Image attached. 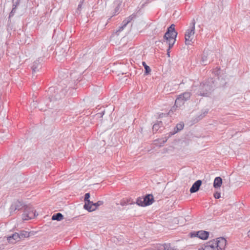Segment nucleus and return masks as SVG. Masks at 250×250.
Here are the masks:
<instances>
[{
  "instance_id": "23",
  "label": "nucleus",
  "mask_w": 250,
  "mask_h": 250,
  "mask_svg": "<svg viewBox=\"0 0 250 250\" xmlns=\"http://www.w3.org/2000/svg\"><path fill=\"white\" fill-rule=\"evenodd\" d=\"M142 64L145 69L146 73H149V72L151 71V69L150 68V67L148 65H147L146 62H142Z\"/></svg>"
},
{
  "instance_id": "32",
  "label": "nucleus",
  "mask_w": 250,
  "mask_h": 250,
  "mask_svg": "<svg viewBox=\"0 0 250 250\" xmlns=\"http://www.w3.org/2000/svg\"><path fill=\"white\" fill-rule=\"evenodd\" d=\"M124 28L122 26H120L118 30H117V32H121L122 31Z\"/></svg>"
},
{
  "instance_id": "15",
  "label": "nucleus",
  "mask_w": 250,
  "mask_h": 250,
  "mask_svg": "<svg viewBox=\"0 0 250 250\" xmlns=\"http://www.w3.org/2000/svg\"><path fill=\"white\" fill-rule=\"evenodd\" d=\"M222 184V179L220 177H217L215 178L213 182V187L216 188H220Z\"/></svg>"
},
{
  "instance_id": "8",
  "label": "nucleus",
  "mask_w": 250,
  "mask_h": 250,
  "mask_svg": "<svg viewBox=\"0 0 250 250\" xmlns=\"http://www.w3.org/2000/svg\"><path fill=\"white\" fill-rule=\"evenodd\" d=\"M36 216V211L34 208L30 206H25L24 212L22 214V219L27 220L34 218Z\"/></svg>"
},
{
  "instance_id": "3",
  "label": "nucleus",
  "mask_w": 250,
  "mask_h": 250,
  "mask_svg": "<svg viewBox=\"0 0 250 250\" xmlns=\"http://www.w3.org/2000/svg\"><path fill=\"white\" fill-rule=\"evenodd\" d=\"M193 90L198 96H208L212 90V87L208 83H201L199 86L193 87Z\"/></svg>"
},
{
  "instance_id": "2",
  "label": "nucleus",
  "mask_w": 250,
  "mask_h": 250,
  "mask_svg": "<svg viewBox=\"0 0 250 250\" xmlns=\"http://www.w3.org/2000/svg\"><path fill=\"white\" fill-rule=\"evenodd\" d=\"M177 36V32L175 30V25L172 24L167 28L164 36V40L168 44V48L167 49L168 57H170V49L175 43Z\"/></svg>"
},
{
  "instance_id": "25",
  "label": "nucleus",
  "mask_w": 250,
  "mask_h": 250,
  "mask_svg": "<svg viewBox=\"0 0 250 250\" xmlns=\"http://www.w3.org/2000/svg\"><path fill=\"white\" fill-rule=\"evenodd\" d=\"M135 15H131L129 16V17H128L127 18H126L125 19V20L126 21L127 23H129L135 18Z\"/></svg>"
},
{
  "instance_id": "34",
  "label": "nucleus",
  "mask_w": 250,
  "mask_h": 250,
  "mask_svg": "<svg viewBox=\"0 0 250 250\" xmlns=\"http://www.w3.org/2000/svg\"><path fill=\"white\" fill-rule=\"evenodd\" d=\"M166 141H167V140H165V141L164 140V141H163V144H164Z\"/></svg>"
},
{
  "instance_id": "6",
  "label": "nucleus",
  "mask_w": 250,
  "mask_h": 250,
  "mask_svg": "<svg viewBox=\"0 0 250 250\" xmlns=\"http://www.w3.org/2000/svg\"><path fill=\"white\" fill-rule=\"evenodd\" d=\"M195 20L193 19L190 23L189 28L188 29L185 33V43L186 44H190V42L193 39V36L195 34Z\"/></svg>"
},
{
  "instance_id": "30",
  "label": "nucleus",
  "mask_w": 250,
  "mask_h": 250,
  "mask_svg": "<svg viewBox=\"0 0 250 250\" xmlns=\"http://www.w3.org/2000/svg\"><path fill=\"white\" fill-rule=\"evenodd\" d=\"M43 104V102L42 101L40 102V105H39V108H40V109L41 110H44V111H45L46 109V108H43L42 107V104Z\"/></svg>"
},
{
  "instance_id": "9",
  "label": "nucleus",
  "mask_w": 250,
  "mask_h": 250,
  "mask_svg": "<svg viewBox=\"0 0 250 250\" xmlns=\"http://www.w3.org/2000/svg\"><path fill=\"white\" fill-rule=\"evenodd\" d=\"M25 207V205L21 201L18 200L14 201L10 208V212L11 214H12L16 210H20L23 208H24Z\"/></svg>"
},
{
  "instance_id": "20",
  "label": "nucleus",
  "mask_w": 250,
  "mask_h": 250,
  "mask_svg": "<svg viewBox=\"0 0 250 250\" xmlns=\"http://www.w3.org/2000/svg\"><path fill=\"white\" fill-rule=\"evenodd\" d=\"M90 198V194L89 193H86L84 195V201H85V207L86 208L87 207V205H88L89 201H90L89 200V198Z\"/></svg>"
},
{
  "instance_id": "27",
  "label": "nucleus",
  "mask_w": 250,
  "mask_h": 250,
  "mask_svg": "<svg viewBox=\"0 0 250 250\" xmlns=\"http://www.w3.org/2000/svg\"><path fill=\"white\" fill-rule=\"evenodd\" d=\"M220 69L219 68H216L213 71L215 75H218L220 73Z\"/></svg>"
},
{
  "instance_id": "22",
  "label": "nucleus",
  "mask_w": 250,
  "mask_h": 250,
  "mask_svg": "<svg viewBox=\"0 0 250 250\" xmlns=\"http://www.w3.org/2000/svg\"><path fill=\"white\" fill-rule=\"evenodd\" d=\"M184 126V124L183 123H180L179 124H178L175 127L177 130L174 133H176L179 131L181 130L183 128Z\"/></svg>"
},
{
  "instance_id": "21",
  "label": "nucleus",
  "mask_w": 250,
  "mask_h": 250,
  "mask_svg": "<svg viewBox=\"0 0 250 250\" xmlns=\"http://www.w3.org/2000/svg\"><path fill=\"white\" fill-rule=\"evenodd\" d=\"M103 203L104 202L102 201H99L95 203H93V204H92V205L93 206L92 207H93L94 210H96L98 207L102 205Z\"/></svg>"
},
{
  "instance_id": "11",
  "label": "nucleus",
  "mask_w": 250,
  "mask_h": 250,
  "mask_svg": "<svg viewBox=\"0 0 250 250\" xmlns=\"http://www.w3.org/2000/svg\"><path fill=\"white\" fill-rule=\"evenodd\" d=\"M147 250H173V249L171 248L169 244H164L158 245L155 249H150Z\"/></svg>"
},
{
  "instance_id": "5",
  "label": "nucleus",
  "mask_w": 250,
  "mask_h": 250,
  "mask_svg": "<svg viewBox=\"0 0 250 250\" xmlns=\"http://www.w3.org/2000/svg\"><path fill=\"white\" fill-rule=\"evenodd\" d=\"M48 93L49 96L47 101L49 102L59 100L65 96V92L63 90L59 91L58 88L55 89V87H53L49 88Z\"/></svg>"
},
{
  "instance_id": "14",
  "label": "nucleus",
  "mask_w": 250,
  "mask_h": 250,
  "mask_svg": "<svg viewBox=\"0 0 250 250\" xmlns=\"http://www.w3.org/2000/svg\"><path fill=\"white\" fill-rule=\"evenodd\" d=\"M20 239V236L19 235V233H15L12 235L7 238V240L8 241V242L11 243H14V242L12 240H15L16 241H18Z\"/></svg>"
},
{
  "instance_id": "19",
  "label": "nucleus",
  "mask_w": 250,
  "mask_h": 250,
  "mask_svg": "<svg viewBox=\"0 0 250 250\" xmlns=\"http://www.w3.org/2000/svg\"><path fill=\"white\" fill-rule=\"evenodd\" d=\"M88 205H87V207H85V205L83 206V208L86 210H88L89 212H91L92 211H94L93 207L92 204H93V202L89 201Z\"/></svg>"
},
{
  "instance_id": "13",
  "label": "nucleus",
  "mask_w": 250,
  "mask_h": 250,
  "mask_svg": "<svg viewBox=\"0 0 250 250\" xmlns=\"http://www.w3.org/2000/svg\"><path fill=\"white\" fill-rule=\"evenodd\" d=\"M42 65L40 61V59H38L33 62L31 67L33 73H35L39 71Z\"/></svg>"
},
{
  "instance_id": "24",
  "label": "nucleus",
  "mask_w": 250,
  "mask_h": 250,
  "mask_svg": "<svg viewBox=\"0 0 250 250\" xmlns=\"http://www.w3.org/2000/svg\"><path fill=\"white\" fill-rule=\"evenodd\" d=\"M160 125H162V122H160V123H158V124H154V125H153V128H152L153 130V131H157V130L159 129V128H160Z\"/></svg>"
},
{
  "instance_id": "1",
  "label": "nucleus",
  "mask_w": 250,
  "mask_h": 250,
  "mask_svg": "<svg viewBox=\"0 0 250 250\" xmlns=\"http://www.w3.org/2000/svg\"><path fill=\"white\" fill-rule=\"evenodd\" d=\"M227 240L224 237H219L207 242L198 250H225Z\"/></svg>"
},
{
  "instance_id": "12",
  "label": "nucleus",
  "mask_w": 250,
  "mask_h": 250,
  "mask_svg": "<svg viewBox=\"0 0 250 250\" xmlns=\"http://www.w3.org/2000/svg\"><path fill=\"white\" fill-rule=\"evenodd\" d=\"M202 184V181L198 180L196 181L192 186L190 188V192L191 193H195L198 191L200 188V187Z\"/></svg>"
},
{
  "instance_id": "26",
  "label": "nucleus",
  "mask_w": 250,
  "mask_h": 250,
  "mask_svg": "<svg viewBox=\"0 0 250 250\" xmlns=\"http://www.w3.org/2000/svg\"><path fill=\"white\" fill-rule=\"evenodd\" d=\"M213 195L215 199H219L221 197V193L219 192H216Z\"/></svg>"
},
{
  "instance_id": "4",
  "label": "nucleus",
  "mask_w": 250,
  "mask_h": 250,
  "mask_svg": "<svg viewBox=\"0 0 250 250\" xmlns=\"http://www.w3.org/2000/svg\"><path fill=\"white\" fill-rule=\"evenodd\" d=\"M191 96V93L188 92H186L179 95L176 98L174 106L172 108L171 111L172 112L175 110V108L180 107L183 105L186 101L188 100Z\"/></svg>"
},
{
  "instance_id": "7",
  "label": "nucleus",
  "mask_w": 250,
  "mask_h": 250,
  "mask_svg": "<svg viewBox=\"0 0 250 250\" xmlns=\"http://www.w3.org/2000/svg\"><path fill=\"white\" fill-rule=\"evenodd\" d=\"M154 201L153 196L152 194H148L144 197H139L136 200V204L142 207L150 205Z\"/></svg>"
},
{
  "instance_id": "18",
  "label": "nucleus",
  "mask_w": 250,
  "mask_h": 250,
  "mask_svg": "<svg viewBox=\"0 0 250 250\" xmlns=\"http://www.w3.org/2000/svg\"><path fill=\"white\" fill-rule=\"evenodd\" d=\"M208 53H204L203 55H202L201 62H202V63L204 65H207L208 62Z\"/></svg>"
},
{
  "instance_id": "33",
  "label": "nucleus",
  "mask_w": 250,
  "mask_h": 250,
  "mask_svg": "<svg viewBox=\"0 0 250 250\" xmlns=\"http://www.w3.org/2000/svg\"><path fill=\"white\" fill-rule=\"evenodd\" d=\"M248 236L250 238V230L247 233Z\"/></svg>"
},
{
  "instance_id": "29",
  "label": "nucleus",
  "mask_w": 250,
  "mask_h": 250,
  "mask_svg": "<svg viewBox=\"0 0 250 250\" xmlns=\"http://www.w3.org/2000/svg\"><path fill=\"white\" fill-rule=\"evenodd\" d=\"M128 23H127L126 22V21L125 20V19L123 21L122 23V26L125 28L126 26L127 25V24H128Z\"/></svg>"
},
{
  "instance_id": "10",
  "label": "nucleus",
  "mask_w": 250,
  "mask_h": 250,
  "mask_svg": "<svg viewBox=\"0 0 250 250\" xmlns=\"http://www.w3.org/2000/svg\"><path fill=\"white\" fill-rule=\"evenodd\" d=\"M209 236V232L204 230H200L191 233V237H197L202 240H206Z\"/></svg>"
},
{
  "instance_id": "28",
  "label": "nucleus",
  "mask_w": 250,
  "mask_h": 250,
  "mask_svg": "<svg viewBox=\"0 0 250 250\" xmlns=\"http://www.w3.org/2000/svg\"><path fill=\"white\" fill-rule=\"evenodd\" d=\"M128 23H127L126 22V21L125 20V19L123 21L122 23V26L125 28L126 26L127 25V24H128Z\"/></svg>"
},
{
  "instance_id": "17",
  "label": "nucleus",
  "mask_w": 250,
  "mask_h": 250,
  "mask_svg": "<svg viewBox=\"0 0 250 250\" xmlns=\"http://www.w3.org/2000/svg\"><path fill=\"white\" fill-rule=\"evenodd\" d=\"M19 235L20 236V239H22L24 238L28 237L29 236V233L25 230H21L19 233Z\"/></svg>"
},
{
  "instance_id": "16",
  "label": "nucleus",
  "mask_w": 250,
  "mask_h": 250,
  "mask_svg": "<svg viewBox=\"0 0 250 250\" xmlns=\"http://www.w3.org/2000/svg\"><path fill=\"white\" fill-rule=\"evenodd\" d=\"M63 215L61 213H57L56 214H54L52 216V220H57V221H61L63 219Z\"/></svg>"
},
{
  "instance_id": "31",
  "label": "nucleus",
  "mask_w": 250,
  "mask_h": 250,
  "mask_svg": "<svg viewBox=\"0 0 250 250\" xmlns=\"http://www.w3.org/2000/svg\"><path fill=\"white\" fill-rule=\"evenodd\" d=\"M83 2V1H81L80 3L79 4V5L78 6V8H77L78 11L80 10L81 9Z\"/></svg>"
}]
</instances>
